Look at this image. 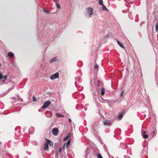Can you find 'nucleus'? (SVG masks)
<instances>
[{"instance_id":"cd10ccee","label":"nucleus","mask_w":158,"mask_h":158,"mask_svg":"<svg viewBox=\"0 0 158 158\" xmlns=\"http://www.w3.org/2000/svg\"><path fill=\"white\" fill-rule=\"evenodd\" d=\"M70 139H69L68 140L67 142V143H66L67 145L68 146L70 144Z\"/></svg>"},{"instance_id":"c9c22d12","label":"nucleus","mask_w":158,"mask_h":158,"mask_svg":"<svg viewBox=\"0 0 158 158\" xmlns=\"http://www.w3.org/2000/svg\"><path fill=\"white\" fill-rule=\"evenodd\" d=\"M69 138L68 137L66 136V137H65L64 138V140H67Z\"/></svg>"},{"instance_id":"09e8293b","label":"nucleus","mask_w":158,"mask_h":158,"mask_svg":"<svg viewBox=\"0 0 158 158\" xmlns=\"http://www.w3.org/2000/svg\"><path fill=\"white\" fill-rule=\"evenodd\" d=\"M98 86H99V84H98Z\"/></svg>"},{"instance_id":"bb28decb","label":"nucleus","mask_w":158,"mask_h":158,"mask_svg":"<svg viewBox=\"0 0 158 158\" xmlns=\"http://www.w3.org/2000/svg\"><path fill=\"white\" fill-rule=\"evenodd\" d=\"M33 101L34 102H36L37 101V98H36L34 96H33Z\"/></svg>"},{"instance_id":"1a4fd4ad","label":"nucleus","mask_w":158,"mask_h":158,"mask_svg":"<svg viewBox=\"0 0 158 158\" xmlns=\"http://www.w3.org/2000/svg\"><path fill=\"white\" fill-rule=\"evenodd\" d=\"M142 154L143 156H146L147 154V148H144L142 151Z\"/></svg>"},{"instance_id":"3c124183","label":"nucleus","mask_w":158,"mask_h":158,"mask_svg":"<svg viewBox=\"0 0 158 158\" xmlns=\"http://www.w3.org/2000/svg\"><path fill=\"white\" fill-rule=\"evenodd\" d=\"M1 63H0V66L1 65Z\"/></svg>"},{"instance_id":"f704fd0d","label":"nucleus","mask_w":158,"mask_h":158,"mask_svg":"<svg viewBox=\"0 0 158 158\" xmlns=\"http://www.w3.org/2000/svg\"><path fill=\"white\" fill-rule=\"evenodd\" d=\"M108 156H109V158H114V157L111 155L109 154H108Z\"/></svg>"},{"instance_id":"ea45409f","label":"nucleus","mask_w":158,"mask_h":158,"mask_svg":"<svg viewBox=\"0 0 158 158\" xmlns=\"http://www.w3.org/2000/svg\"><path fill=\"white\" fill-rule=\"evenodd\" d=\"M68 121L69 122H71L72 121L71 119L69 118H68Z\"/></svg>"},{"instance_id":"20e7f679","label":"nucleus","mask_w":158,"mask_h":158,"mask_svg":"<svg viewBox=\"0 0 158 158\" xmlns=\"http://www.w3.org/2000/svg\"><path fill=\"white\" fill-rule=\"evenodd\" d=\"M125 114V111L124 110H123L122 111L120 112L118 115V119L119 120H121L123 116V114Z\"/></svg>"},{"instance_id":"6e6552de","label":"nucleus","mask_w":158,"mask_h":158,"mask_svg":"<svg viewBox=\"0 0 158 158\" xmlns=\"http://www.w3.org/2000/svg\"><path fill=\"white\" fill-rule=\"evenodd\" d=\"M103 123L106 125H109L111 124V121L110 120H106L103 121Z\"/></svg>"},{"instance_id":"412c9836","label":"nucleus","mask_w":158,"mask_h":158,"mask_svg":"<svg viewBox=\"0 0 158 158\" xmlns=\"http://www.w3.org/2000/svg\"><path fill=\"white\" fill-rule=\"evenodd\" d=\"M125 2H126L127 3H131L132 4V3H131V0H124Z\"/></svg>"},{"instance_id":"393cba45","label":"nucleus","mask_w":158,"mask_h":158,"mask_svg":"<svg viewBox=\"0 0 158 158\" xmlns=\"http://www.w3.org/2000/svg\"><path fill=\"white\" fill-rule=\"evenodd\" d=\"M61 114L59 113H57L56 114V115L58 117H60Z\"/></svg>"},{"instance_id":"c85d7f7f","label":"nucleus","mask_w":158,"mask_h":158,"mask_svg":"<svg viewBox=\"0 0 158 158\" xmlns=\"http://www.w3.org/2000/svg\"><path fill=\"white\" fill-rule=\"evenodd\" d=\"M156 30L157 32H158V24L156 26Z\"/></svg>"},{"instance_id":"f3484780","label":"nucleus","mask_w":158,"mask_h":158,"mask_svg":"<svg viewBox=\"0 0 158 158\" xmlns=\"http://www.w3.org/2000/svg\"><path fill=\"white\" fill-rule=\"evenodd\" d=\"M128 16L129 18L131 19H133V18L132 15V14L131 12H130L128 14Z\"/></svg>"},{"instance_id":"4be33fe9","label":"nucleus","mask_w":158,"mask_h":158,"mask_svg":"<svg viewBox=\"0 0 158 158\" xmlns=\"http://www.w3.org/2000/svg\"><path fill=\"white\" fill-rule=\"evenodd\" d=\"M97 157L98 158H103L101 155L99 153H98Z\"/></svg>"},{"instance_id":"39448f33","label":"nucleus","mask_w":158,"mask_h":158,"mask_svg":"<svg viewBox=\"0 0 158 158\" xmlns=\"http://www.w3.org/2000/svg\"><path fill=\"white\" fill-rule=\"evenodd\" d=\"M58 129L56 128H54L52 130V134L55 136L57 135H58Z\"/></svg>"},{"instance_id":"f03ea898","label":"nucleus","mask_w":158,"mask_h":158,"mask_svg":"<svg viewBox=\"0 0 158 158\" xmlns=\"http://www.w3.org/2000/svg\"><path fill=\"white\" fill-rule=\"evenodd\" d=\"M87 13L89 14V17H90L93 14V9L91 7H88L86 8Z\"/></svg>"},{"instance_id":"f257e3e1","label":"nucleus","mask_w":158,"mask_h":158,"mask_svg":"<svg viewBox=\"0 0 158 158\" xmlns=\"http://www.w3.org/2000/svg\"><path fill=\"white\" fill-rule=\"evenodd\" d=\"M51 102L49 100L46 101L44 103L43 105L41 107L42 109H45L48 108L51 104Z\"/></svg>"},{"instance_id":"7ed1b4c3","label":"nucleus","mask_w":158,"mask_h":158,"mask_svg":"<svg viewBox=\"0 0 158 158\" xmlns=\"http://www.w3.org/2000/svg\"><path fill=\"white\" fill-rule=\"evenodd\" d=\"M59 73L58 72H57L52 76H50V78L51 80H53L59 77Z\"/></svg>"},{"instance_id":"37998d69","label":"nucleus","mask_w":158,"mask_h":158,"mask_svg":"<svg viewBox=\"0 0 158 158\" xmlns=\"http://www.w3.org/2000/svg\"><path fill=\"white\" fill-rule=\"evenodd\" d=\"M129 11V9H128L126 11V13H127V12H128Z\"/></svg>"},{"instance_id":"58836bf2","label":"nucleus","mask_w":158,"mask_h":158,"mask_svg":"<svg viewBox=\"0 0 158 158\" xmlns=\"http://www.w3.org/2000/svg\"><path fill=\"white\" fill-rule=\"evenodd\" d=\"M62 150V148H59V152H60Z\"/></svg>"},{"instance_id":"e433bc0d","label":"nucleus","mask_w":158,"mask_h":158,"mask_svg":"<svg viewBox=\"0 0 158 158\" xmlns=\"http://www.w3.org/2000/svg\"><path fill=\"white\" fill-rule=\"evenodd\" d=\"M124 157L125 158H130V156L127 155H125L124 156Z\"/></svg>"},{"instance_id":"9d476101","label":"nucleus","mask_w":158,"mask_h":158,"mask_svg":"<svg viewBox=\"0 0 158 158\" xmlns=\"http://www.w3.org/2000/svg\"><path fill=\"white\" fill-rule=\"evenodd\" d=\"M121 146L123 149H126L127 147V146L126 144H122L121 145Z\"/></svg>"},{"instance_id":"aec40b11","label":"nucleus","mask_w":158,"mask_h":158,"mask_svg":"<svg viewBox=\"0 0 158 158\" xmlns=\"http://www.w3.org/2000/svg\"><path fill=\"white\" fill-rule=\"evenodd\" d=\"M99 3L101 5H103V2L102 0H99Z\"/></svg>"},{"instance_id":"c756f323","label":"nucleus","mask_w":158,"mask_h":158,"mask_svg":"<svg viewBox=\"0 0 158 158\" xmlns=\"http://www.w3.org/2000/svg\"><path fill=\"white\" fill-rule=\"evenodd\" d=\"M71 136V134L70 133H69L67 134V136L68 137V138H70V137Z\"/></svg>"},{"instance_id":"ddd939ff","label":"nucleus","mask_w":158,"mask_h":158,"mask_svg":"<svg viewBox=\"0 0 158 158\" xmlns=\"http://www.w3.org/2000/svg\"><path fill=\"white\" fill-rule=\"evenodd\" d=\"M44 149L45 150H47L48 149V143H45L44 145Z\"/></svg>"},{"instance_id":"4c0bfd02","label":"nucleus","mask_w":158,"mask_h":158,"mask_svg":"<svg viewBox=\"0 0 158 158\" xmlns=\"http://www.w3.org/2000/svg\"><path fill=\"white\" fill-rule=\"evenodd\" d=\"M124 91H122L121 93V94H120V96H122V94H124Z\"/></svg>"},{"instance_id":"2eb2a0df","label":"nucleus","mask_w":158,"mask_h":158,"mask_svg":"<svg viewBox=\"0 0 158 158\" xmlns=\"http://www.w3.org/2000/svg\"><path fill=\"white\" fill-rule=\"evenodd\" d=\"M56 57H54L50 60V62L52 63L56 61Z\"/></svg>"},{"instance_id":"0eeeda50","label":"nucleus","mask_w":158,"mask_h":158,"mask_svg":"<svg viewBox=\"0 0 158 158\" xmlns=\"http://www.w3.org/2000/svg\"><path fill=\"white\" fill-rule=\"evenodd\" d=\"M35 128L34 127H32L29 128L28 132L31 134H32L34 131Z\"/></svg>"},{"instance_id":"c03bdc74","label":"nucleus","mask_w":158,"mask_h":158,"mask_svg":"<svg viewBox=\"0 0 158 158\" xmlns=\"http://www.w3.org/2000/svg\"><path fill=\"white\" fill-rule=\"evenodd\" d=\"M20 99V100H20V101L22 102L23 101V99H22V98H20V99Z\"/></svg>"},{"instance_id":"473e14b6","label":"nucleus","mask_w":158,"mask_h":158,"mask_svg":"<svg viewBox=\"0 0 158 158\" xmlns=\"http://www.w3.org/2000/svg\"><path fill=\"white\" fill-rule=\"evenodd\" d=\"M152 133L153 134H154V135H155L156 133V131L155 130H154L152 131Z\"/></svg>"},{"instance_id":"603ef678","label":"nucleus","mask_w":158,"mask_h":158,"mask_svg":"<svg viewBox=\"0 0 158 158\" xmlns=\"http://www.w3.org/2000/svg\"><path fill=\"white\" fill-rule=\"evenodd\" d=\"M17 96H18V97H19V95H17Z\"/></svg>"},{"instance_id":"423d86ee","label":"nucleus","mask_w":158,"mask_h":158,"mask_svg":"<svg viewBox=\"0 0 158 158\" xmlns=\"http://www.w3.org/2000/svg\"><path fill=\"white\" fill-rule=\"evenodd\" d=\"M146 132L144 131L143 129L141 130V134L143 137L144 139H147L148 137V135L147 134H145Z\"/></svg>"},{"instance_id":"a211bd4d","label":"nucleus","mask_w":158,"mask_h":158,"mask_svg":"<svg viewBox=\"0 0 158 158\" xmlns=\"http://www.w3.org/2000/svg\"><path fill=\"white\" fill-rule=\"evenodd\" d=\"M102 9L103 10H106L107 11L108 10L106 7L103 4V5H102Z\"/></svg>"},{"instance_id":"5fc2aeb1","label":"nucleus","mask_w":158,"mask_h":158,"mask_svg":"<svg viewBox=\"0 0 158 158\" xmlns=\"http://www.w3.org/2000/svg\"><path fill=\"white\" fill-rule=\"evenodd\" d=\"M7 158L6 157H5V158Z\"/></svg>"},{"instance_id":"de8ad7c7","label":"nucleus","mask_w":158,"mask_h":158,"mask_svg":"<svg viewBox=\"0 0 158 158\" xmlns=\"http://www.w3.org/2000/svg\"><path fill=\"white\" fill-rule=\"evenodd\" d=\"M94 127H92V129L94 130Z\"/></svg>"},{"instance_id":"f8f14e48","label":"nucleus","mask_w":158,"mask_h":158,"mask_svg":"<svg viewBox=\"0 0 158 158\" xmlns=\"http://www.w3.org/2000/svg\"><path fill=\"white\" fill-rule=\"evenodd\" d=\"M47 140V143H48V144H49L50 146H52L53 145V142L51 141V140L48 139Z\"/></svg>"},{"instance_id":"49530a36","label":"nucleus","mask_w":158,"mask_h":158,"mask_svg":"<svg viewBox=\"0 0 158 158\" xmlns=\"http://www.w3.org/2000/svg\"><path fill=\"white\" fill-rule=\"evenodd\" d=\"M12 98H13V99H15L16 98H15L14 97H13Z\"/></svg>"},{"instance_id":"79ce46f5","label":"nucleus","mask_w":158,"mask_h":158,"mask_svg":"<svg viewBox=\"0 0 158 158\" xmlns=\"http://www.w3.org/2000/svg\"><path fill=\"white\" fill-rule=\"evenodd\" d=\"M122 12L123 13H126V11H125V10H122Z\"/></svg>"},{"instance_id":"dca6fc26","label":"nucleus","mask_w":158,"mask_h":158,"mask_svg":"<svg viewBox=\"0 0 158 158\" xmlns=\"http://www.w3.org/2000/svg\"><path fill=\"white\" fill-rule=\"evenodd\" d=\"M105 93V89L103 88H101V95H103Z\"/></svg>"},{"instance_id":"5701e85b","label":"nucleus","mask_w":158,"mask_h":158,"mask_svg":"<svg viewBox=\"0 0 158 158\" xmlns=\"http://www.w3.org/2000/svg\"><path fill=\"white\" fill-rule=\"evenodd\" d=\"M56 7L58 9H60V5L58 3H57V2L56 3Z\"/></svg>"},{"instance_id":"4468645a","label":"nucleus","mask_w":158,"mask_h":158,"mask_svg":"<svg viewBox=\"0 0 158 158\" xmlns=\"http://www.w3.org/2000/svg\"><path fill=\"white\" fill-rule=\"evenodd\" d=\"M117 43L118 44V45H119L122 48H124L123 44L120 42H119L118 40H117Z\"/></svg>"},{"instance_id":"2f4dec72","label":"nucleus","mask_w":158,"mask_h":158,"mask_svg":"<svg viewBox=\"0 0 158 158\" xmlns=\"http://www.w3.org/2000/svg\"><path fill=\"white\" fill-rule=\"evenodd\" d=\"M3 79V74L0 73V80Z\"/></svg>"},{"instance_id":"a878e982","label":"nucleus","mask_w":158,"mask_h":158,"mask_svg":"<svg viewBox=\"0 0 158 158\" xmlns=\"http://www.w3.org/2000/svg\"><path fill=\"white\" fill-rule=\"evenodd\" d=\"M44 12H45L47 14H49V11L48 10H46L45 9H44Z\"/></svg>"},{"instance_id":"a18cd8bd","label":"nucleus","mask_w":158,"mask_h":158,"mask_svg":"<svg viewBox=\"0 0 158 158\" xmlns=\"http://www.w3.org/2000/svg\"><path fill=\"white\" fill-rule=\"evenodd\" d=\"M64 117V115L61 114L60 117Z\"/></svg>"},{"instance_id":"8fccbe9b","label":"nucleus","mask_w":158,"mask_h":158,"mask_svg":"<svg viewBox=\"0 0 158 158\" xmlns=\"http://www.w3.org/2000/svg\"><path fill=\"white\" fill-rule=\"evenodd\" d=\"M77 85V84L76 83H75V85Z\"/></svg>"},{"instance_id":"b1692460","label":"nucleus","mask_w":158,"mask_h":158,"mask_svg":"<svg viewBox=\"0 0 158 158\" xmlns=\"http://www.w3.org/2000/svg\"><path fill=\"white\" fill-rule=\"evenodd\" d=\"M7 76L6 75H5L3 77V78L4 79V80H3V82H4L7 79Z\"/></svg>"},{"instance_id":"9b49d317","label":"nucleus","mask_w":158,"mask_h":158,"mask_svg":"<svg viewBox=\"0 0 158 158\" xmlns=\"http://www.w3.org/2000/svg\"><path fill=\"white\" fill-rule=\"evenodd\" d=\"M8 56L10 58H12L14 56V54L12 52H9L8 54Z\"/></svg>"},{"instance_id":"6ab92c4d","label":"nucleus","mask_w":158,"mask_h":158,"mask_svg":"<svg viewBox=\"0 0 158 158\" xmlns=\"http://www.w3.org/2000/svg\"><path fill=\"white\" fill-rule=\"evenodd\" d=\"M75 79L76 81H79L81 79V77H77L75 78Z\"/></svg>"},{"instance_id":"72a5a7b5","label":"nucleus","mask_w":158,"mask_h":158,"mask_svg":"<svg viewBox=\"0 0 158 158\" xmlns=\"http://www.w3.org/2000/svg\"><path fill=\"white\" fill-rule=\"evenodd\" d=\"M33 143L35 145H37L38 144L37 142L36 141H34L33 142Z\"/></svg>"},{"instance_id":"7c9ffc66","label":"nucleus","mask_w":158,"mask_h":158,"mask_svg":"<svg viewBox=\"0 0 158 158\" xmlns=\"http://www.w3.org/2000/svg\"><path fill=\"white\" fill-rule=\"evenodd\" d=\"M98 68V65L97 64H95V65L94 66V68L95 69H97Z\"/></svg>"},{"instance_id":"864d4df0","label":"nucleus","mask_w":158,"mask_h":158,"mask_svg":"<svg viewBox=\"0 0 158 158\" xmlns=\"http://www.w3.org/2000/svg\"><path fill=\"white\" fill-rule=\"evenodd\" d=\"M98 82H99V81H98Z\"/></svg>"},{"instance_id":"a19ab883","label":"nucleus","mask_w":158,"mask_h":158,"mask_svg":"<svg viewBox=\"0 0 158 158\" xmlns=\"http://www.w3.org/2000/svg\"><path fill=\"white\" fill-rule=\"evenodd\" d=\"M53 1L55 2H57L58 1V0H53Z\"/></svg>"}]
</instances>
